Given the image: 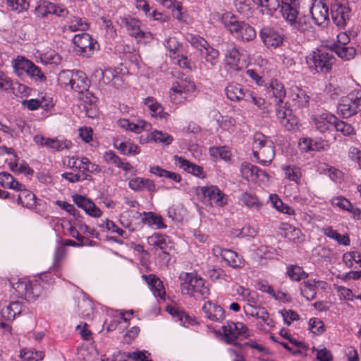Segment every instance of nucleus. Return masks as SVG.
Returning <instances> with one entry per match:
<instances>
[{
	"mask_svg": "<svg viewBox=\"0 0 361 361\" xmlns=\"http://www.w3.org/2000/svg\"><path fill=\"white\" fill-rule=\"evenodd\" d=\"M269 91L276 102V114L279 122L288 130L293 129L298 124V118L292 110L283 102L286 92L283 85L276 80H271Z\"/></svg>",
	"mask_w": 361,
	"mask_h": 361,
	"instance_id": "f257e3e1",
	"label": "nucleus"
},
{
	"mask_svg": "<svg viewBox=\"0 0 361 361\" xmlns=\"http://www.w3.org/2000/svg\"><path fill=\"white\" fill-rule=\"evenodd\" d=\"M281 13L284 20L300 32H311L313 27L307 16L300 12L299 0H282Z\"/></svg>",
	"mask_w": 361,
	"mask_h": 361,
	"instance_id": "f03ea898",
	"label": "nucleus"
},
{
	"mask_svg": "<svg viewBox=\"0 0 361 361\" xmlns=\"http://www.w3.org/2000/svg\"><path fill=\"white\" fill-rule=\"evenodd\" d=\"M222 21L225 27L236 39L243 42H250L255 39L256 31L254 27L244 21L239 20L234 15L226 13Z\"/></svg>",
	"mask_w": 361,
	"mask_h": 361,
	"instance_id": "7ed1b4c3",
	"label": "nucleus"
},
{
	"mask_svg": "<svg viewBox=\"0 0 361 361\" xmlns=\"http://www.w3.org/2000/svg\"><path fill=\"white\" fill-rule=\"evenodd\" d=\"M334 62L335 58L332 54L324 49L313 50L306 56L308 67L317 73L329 72Z\"/></svg>",
	"mask_w": 361,
	"mask_h": 361,
	"instance_id": "20e7f679",
	"label": "nucleus"
},
{
	"mask_svg": "<svg viewBox=\"0 0 361 361\" xmlns=\"http://www.w3.org/2000/svg\"><path fill=\"white\" fill-rule=\"evenodd\" d=\"M12 66L15 73L18 76H21L25 73L35 80L44 82L47 80L45 75L41 69L32 61L27 59L24 56H18L13 61Z\"/></svg>",
	"mask_w": 361,
	"mask_h": 361,
	"instance_id": "39448f33",
	"label": "nucleus"
},
{
	"mask_svg": "<svg viewBox=\"0 0 361 361\" xmlns=\"http://www.w3.org/2000/svg\"><path fill=\"white\" fill-rule=\"evenodd\" d=\"M341 114L348 118L361 111V90H354L342 97L338 106Z\"/></svg>",
	"mask_w": 361,
	"mask_h": 361,
	"instance_id": "423d86ee",
	"label": "nucleus"
},
{
	"mask_svg": "<svg viewBox=\"0 0 361 361\" xmlns=\"http://www.w3.org/2000/svg\"><path fill=\"white\" fill-rule=\"evenodd\" d=\"M65 164L67 168L72 169L73 171L80 173L91 178V173L100 171L98 165L92 163L87 157H78L77 156H68L66 157Z\"/></svg>",
	"mask_w": 361,
	"mask_h": 361,
	"instance_id": "0eeeda50",
	"label": "nucleus"
},
{
	"mask_svg": "<svg viewBox=\"0 0 361 361\" xmlns=\"http://www.w3.org/2000/svg\"><path fill=\"white\" fill-rule=\"evenodd\" d=\"M221 329L224 341L230 345H240L236 339L240 336L247 338L250 336L248 328L241 322H227Z\"/></svg>",
	"mask_w": 361,
	"mask_h": 361,
	"instance_id": "6e6552de",
	"label": "nucleus"
},
{
	"mask_svg": "<svg viewBox=\"0 0 361 361\" xmlns=\"http://www.w3.org/2000/svg\"><path fill=\"white\" fill-rule=\"evenodd\" d=\"M166 48L169 52V56L173 61V63L178 65L182 68L191 70V63L188 57L183 54L182 45L175 37H169L164 44Z\"/></svg>",
	"mask_w": 361,
	"mask_h": 361,
	"instance_id": "1a4fd4ad",
	"label": "nucleus"
},
{
	"mask_svg": "<svg viewBox=\"0 0 361 361\" xmlns=\"http://www.w3.org/2000/svg\"><path fill=\"white\" fill-rule=\"evenodd\" d=\"M75 44V51L78 55L84 57H90L94 52V49L97 42L86 33L75 35L73 39Z\"/></svg>",
	"mask_w": 361,
	"mask_h": 361,
	"instance_id": "9d476101",
	"label": "nucleus"
},
{
	"mask_svg": "<svg viewBox=\"0 0 361 361\" xmlns=\"http://www.w3.org/2000/svg\"><path fill=\"white\" fill-rule=\"evenodd\" d=\"M19 298L30 299L37 298L40 294L41 287L37 282H30L27 279L19 280L12 284Z\"/></svg>",
	"mask_w": 361,
	"mask_h": 361,
	"instance_id": "9b49d317",
	"label": "nucleus"
},
{
	"mask_svg": "<svg viewBox=\"0 0 361 361\" xmlns=\"http://www.w3.org/2000/svg\"><path fill=\"white\" fill-rule=\"evenodd\" d=\"M201 192L205 201L209 204H216L223 207L228 204V196L216 185H206L201 188Z\"/></svg>",
	"mask_w": 361,
	"mask_h": 361,
	"instance_id": "f8f14e48",
	"label": "nucleus"
},
{
	"mask_svg": "<svg viewBox=\"0 0 361 361\" xmlns=\"http://www.w3.org/2000/svg\"><path fill=\"white\" fill-rule=\"evenodd\" d=\"M350 9L345 1H336L331 6V15L333 22L340 27L345 25L349 20Z\"/></svg>",
	"mask_w": 361,
	"mask_h": 361,
	"instance_id": "ddd939ff",
	"label": "nucleus"
},
{
	"mask_svg": "<svg viewBox=\"0 0 361 361\" xmlns=\"http://www.w3.org/2000/svg\"><path fill=\"white\" fill-rule=\"evenodd\" d=\"M259 37L268 48H277L283 45L284 37L274 27L264 26L259 31Z\"/></svg>",
	"mask_w": 361,
	"mask_h": 361,
	"instance_id": "4468645a",
	"label": "nucleus"
},
{
	"mask_svg": "<svg viewBox=\"0 0 361 361\" xmlns=\"http://www.w3.org/2000/svg\"><path fill=\"white\" fill-rule=\"evenodd\" d=\"M225 62L230 68L236 71H241L247 66L246 61L233 44L227 47Z\"/></svg>",
	"mask_w": 361,
	"mask_h": 361,
	"instance_id": "2eb2a0df",
	"label": "nucleus"
},
{
	"mask_svg": "<svg viewBox=\"0 0 361 361\" xmlns=\"http://www.w3.org/2000/svg\"><path fill=\"white\" fill-rule=\"evenodd\" d=\"M121 25L126 28L129 35L135 37L137 41L145 37L146 33L141 29V22L130 16L120 18Z\"/></svg>",
	"mask_w": 361,
	"mask_h": 361,
	"instance_id": "dca6fc26",
	"label": "nucleus"
},
{
	"mask_svg": "<svg viewBox=\"0 0 361 361\" xmlns=\"http://www.w3.org/2000/svg\"><path fill=\"white\" fill-rule=\"evenodd\" d=\"M35 142L40 146L46 147L52 150L61 151L70 148L71 142L67 140H59L56 138L44 137L42 135L34 137Z\"/></svg>",
	"mask_w": 361,
	"mask_h": 361,
	"instance_id": "f3484780",
	"label": "nucleus"
},
{
	"mask_svg": "<svg viewBox=\"0 0 361 361\" xmlns=\"http://www.w3.org/2000/svg\"><path fill=\"white\" fill-rule=\"evenodd\" d=\"M74 203L80 208L82 209L87 214L90 216L98 218L102 214V212L96 207L95 204L90 199L80 195L73 196Z\"/></svg>",
	"mask_w": 361,
	"mask_h": 361,
	"instance_id": "a211bd4d",
	"label": "nucleus"
},
{
	"mask_svg": "<svg viewBox=\"0 0 361 361\" xmlns=\"http://www.w3.org/2000/svg\"><path fill=\"white\" fill-rule=\"evenodd\" d=\"M310 11L317 25H321L329 20V8L322 1H314Z\"/></svg>",
	"mask_w": 361,
	"mask_h": 361,
	"instance_id": "6ab92c4d",
	"label": "nucleus"
},
{
	"mask_svg": "<svg viewBox=\"0 0 361 361\" xmlns=\"http://www.w3.org/2000/svg\"><path fill=\"white\" fill-rule=\"evenodd\" d=\"M267 145L252 152L257 161L262 165H269L275 156L274 146L272 141H268Z\"/></svg>",
	"mask_w": 361,
	"mask_h": 361,
	"instance_id": "aec40b11",
	"label": "nucleus"
},
{
	"mask_svg": "<svg viewBox=\"0 0 361 361\" xmlns=\"http://www.w3.org/2000/svg\"><path fill=\"white\" fill-rule=\"evenodd\" d=\"M196 274L193 273H181L179 279L180 281L181 293L184 295L192 296L194 288L197 285V282L200 279Z\"/></svg>",
	"mask_w": 361,
	"mask_h": 361,
	"instance_id": "412c9836",
	"label": "nucleus"
},
{
	"mask_svg": "<svg viewBox=\"0 0 361 361\" xmlns=\"http://www.w3.org/2000/svg\"><path fill=\"white\" fill-rule=\"evenodd\" d=\"M142 279L149 287L153 295L161 300L165 299V290L162 281L154 274H142Z\"/></svg>",
	"mask_w": 361,
	"mask_h": 361,
	"instance_id": "4be33fe9",
	"label": "nucleus"
},
{
	"mask_svg": "<svg viewBox=\"0 0 361 361\" xmlns=\"http://www.w3.org/2000/svg\"><path fill=\"white\" fill-rule=\"evenodd\" d=\"M202 309L206 317L211 321L221 322L225 318L224 309L212 301L205 302Z\"/></svg>",
	"mask_w": 361,
	"mask_h": 361,
	"instance_id": "5701e85b",
	"label": "nucleus"
},
{
	"mask_svg": "<svg viewBox=\"0 0 361 361\" xmlns=\"http://www.w3.org/2000/svg\"><path fill=\"white\" fill-rule=\"evenodd\" d=\"M336 117L328 112L314 115L312 117V122L316 129L321 133L327 131L331 126H333Z\"/></svg>",
	"mask_w": 361,
	"mask_h": 361,
	"instance_id": "b1692460",
	"label": "nucleus"
},
{
	"mask_svg": "<svg viewBox=\"0 0 361 361\" xmlns=\"http://www.w3.org/2000/svg\"><path fill=\"white\" fill-rule=\"evenodd\" d=\"M90 86V81L85 73L81 71H75L70 89L78 94H83Z\"/></svg>",
	"mask_w": 361,
	"mask_h": 361,
	"instance_id": "393cba45",
	"label": "nucleus"
},
{
	"mask_svg": "<svg viewBox=\"0 0 361 361\" xmlns=\"http://www.w3.org/2000/svg\"><path fill=\"white\" fill-rule=\"evenodd\" d=\"M147 243L161 250L164 254L166 255H169V252L171 248L169 237L158 233H155L148 237Z\"/></svg>",
	"mask_w": 361,
	"mask_h": 361,
	"instance_id": "a878e982",
	"label": "nucleus"
},
{
	"mask_svg": "<svg viewBox=\"0 0 361 361\" xmlns=\"http://www.w3.org/2000/svg\"><path fill=\"white\" fill-rule=\"evenodd\" d=\"M96 72L102 74V80L104 84L109 85L117 89L123 87V81L116 71L107 68L104 71L98 69Z\"/></svg>",
	"mask_w": 361,
	"mask_h": 361,
	"instance_id": "bb28decb",
	"label": "nucleus"
},
{
	"mask_svg": "<svg viewBox=\"0 0 361 361\" xmlns=\"http://www.w3.org/2000/svg\"><path fill=\"white\" fill-rule=\"evenodd\" d=\"M248 91L238 83H230L225 89L227 98L231 101L245 100Z\"/></svg>",
	"mask_w": 361,
	"mask_h": 361,
	"instance_id": "cd10ccee",
	"label": "nucleus"
},
{
	"mask_svg": "<svg viewBox=\"0 0 361 361\" xmlns=\"http://www.w3.org/2000/svg\"><path fill=\"white\" fill-rule=\"evenodd\" d=\"M145 105L147 107L152 116L166 119L169 114L164 111L162 106L152 97H148L144 100Z\"/></svg>",
	"mask_w": 361,
	"mask_h": 361,
	"instance_id": "c85d7f7f",
	"label": "nucleus"
},
{
	"mask_svg": "<svg viewBox=\"0 0 361 361\" xmlns=\"http://www.w3.org/2000/svg\"><path fill=\"white\" fill-rule=\"evenodd\" d=\"M103 159L107 164H114L116 167L122 169L126 172H129L133 169L130 163L123 161V160L112 150L105 152L103 155Z\"/></svg>",
	"mask_w": 361,
	"mask_h": 361,
	"instance_id": "c756f323",
	"label": "nucleus"
},
{
	"mask_svg": "<svg viewBox=\"0 0 361 361\" xmlns=\"http://www.w3.org/2000/svg\"><path fill=\"white\" fill-rule=\"evenodd\" d=\"M175 159L177 160V164H178L179 167L185 171L199 178L204 177V173L203 171V169L201 166L192 164L188 160L177 156H175Z\"/></svg>",
	"mask_w": 361,
	"mask_h": 361,
	"instance_id": "7c9ffc66",
	"label": "nucleus"
},
{
	"mask_svg": "<svg viewBox=\"0 0 361 361\" xmlns=\"http://www.w3.org/2000/svg\"><path fill=\"white\" fill-rule=\"evenodd\" d=\"M200 54L204 59L205 65L211 67L215 66L219 62V52L209 44L205 48L200 49Z\"/></svg>",
	"mask_w": 361,
	"mask_h": 361,
	"instance_id": "2f4dec72",
	"label": "nucleus"
},
{
	"mask_svg": "<svg viewBox=\"0 0 361 361\" xmlns=\"http://www.w3.org/2000/svg\"><path fill=\"white\" fill-rule=\"evenodd\" d=\"M257 6L261 8V12L269 16H272L274 13L280 7L279 0H252Z\"/></svg>",
	"mask_w": 361,
	"mask_h": 361,
	"instance_id": "473e14b6",
	"label": "nucleus"
},
{
	"mask_svg": "<svg viewBox=\"0 0 361 361\" xmlns=\"http://www.w3.org/2000/svg\"><path fill=\"white\" fill-rule=\"evenodd\" d=\"M284 231V236L290 241L295 243H301L304 241L305 237L301 231L289 224H285L282 227Z\"/></svg>",
	"mask_w": 361,
	"mask_h": 361,
	"instance_id": "72a5a7b5",
	"label": "nucleus"
},
{
	"mask_svg": "<svg viewBox=\"0 0 361 361\" xmlns=\"http://www.w3.org/2000/svg\"><path fill=\"white\" fill-rule=\"evenodd\" d=\"M20 189L21 190H16L20 192L17 199L18 203L26 207H32L35 206L36 203L35 195L32 192L27 190L24 185H23V188Z\"/></svg>",
	"mask_w": 361,
	"mask_h": 361,
	"instance_id": "f704fd0d",
	"label": "nucleus"
},
{
	"mask_svg": "<svg viewBox=\"0 0 361 361\" xmlns=\"http://www.w3.org/2000/svg\"><path fill=\"white\" fill-rule=\"evenodd\" d=\"M22 312V305L18 301L11 302L8 305L3 307L1 314L6 320H13L17 314Z\"/></svg>",
	"mask_w": 361,
	"mask_h": 361,
	"instance_id": "c9c22d12",
	"label": "nucleus"
},
{
	"mask_svg": "<svg viewBox=\"0 0 361 361\" xmlns=\"http://www.w3.org/2000/svg\"><path fill=\"white\" fill-rule=\"evenodd\" d=\"M142 215V214H140ZM144 217L142 221L144 224L150 226L154 227L157 229L164 228L166 226L163 222V219L161 216L157 215L153 212H142Z\"/></svg>",
	"mask_w": 361,
	"mask_h": 361,
	"instance_id": "e433bc0d",
	"label": "nucleus"
},
{
	"mask_svg": "<svg viewBox=\"0 0 361 361\" xmlns=\"http://www.w3.org/2000/svg\"><path fill=\"white\" fill-rule=\"evenodd\" d=\"M331 51H334L338 57L343 60H350L355 54V49L353 47H347L346 45L340 46V44H333L331 47Z\"/></svg>",
	"mask_w": 361,
	"mask_h": 361,
	"instance_id": "4c0bfd02",
	"label": "nucleus"
},
{
	"mask_svg": "<svg viewBox=\"0 0 361 361\" xmlns=\"http://www.w3.org/2000/svg\"><path fill=\"white\" fill-rule=\"evenodd\" d=\"M172 87L180 90V92L189 98L192 97L191 94L196 91V86L194 82L188 79L173 82Z\"/></svg>",
	"mask_w": 361,
	"mask_h": 361,
	"instance_id": "58836bf2",
	"label": "nucleus"
},
{
	"mask_svg": "<svg viewBox=\"0 0 361 361\" xmlns=\"http://www.w3.org/2000/svg\"><path fill=\"white\" fill-rule=\"evenodd\" d=\"M0 185L6 188L21 190L23 184L16 180L12 175L7 172L0 173Z\"/></svg>",
	"mask_w": 361,
	"mask_h": 361,
	"instance_id": "ea45409f",
	"label": "nucleus"
},
{
	"mask_svg": "<svg viewBox=\"0 0 361 361\" xmlns=\"http://www.w3.org/2000/svg\"><path fill=\"white\" fill-rule=\"evenodd\" d=\"M224 260L226 262L227 264L230 267L238 269L243 267L244 264V260L240 257L237 252L227 250L224 255Z\"/></svg>",
	"mask_w": 361,
	"mask_h": 361,
	"instance_id": "a19ab883",
	"label": "nucleus"
},
{
	"mask_svg": "<svg viewBox=\"0 0 361 361\" xmlns=\"http://www.w3.org/2000/svg\"><path fill=\"white\" fill-rule=\"evenodd\" d=\"M115 147L125 155H135L140 153V149L137 145L130 141L120 142L116 141L114 143Z\"/></svg>",
	"mask_w": 361,
	"mask_h": 361,
	"instance_id": "79ce46f5",
	"label": "nucleus"
},
{
	"mask_svg": "<svg viewBox=\"0 0 361 361\" xmlns=\"http://www.w3.org/2000/svg\"><path fill=\"white\" fill-rule=\"evenodd\" d=\"M20 357L24 361H40L44 358V353L32 348H23L20 351Z\"/></svg>",
	"mask_w": 361,
	"mask_h": 361,
	"instance_id": "37998d69",
	"label": "nucleus"
},
{
	"mask_svg": "<svg viewBox=\"0 0 361 361\" xmlns=\"http://www.w3.org/2000/svg\"><path fill=\"white\" fill-rule=\"evenodd\" d=\"M240 200L250 209H258L262 204L255 195L248 192H243L240 197Z\"/></svg>",
	"mask_w": 361,
	"mask_h": 361,
	"instance_id": "c03bdc74",
	"label": "nucleus"
},
{
	"mask_svg": "<svg viewBox=\"0 0 361 361\" xmlns=\"http://www.w3.org/2000/svg\"><path fill=\"white\" fill-rule=\"evenodd\" d=\"M283 170L286 178L290 181L295 182L296 184H300L302 177L300 168L295 165H289L283 166Z\"/></svg>",
	"mask_w": 361,
	"mask_h": 361,
	"instance_id": "a18cd8bd",
	"label": "nucleus"
},
{
	"mask_svg": "<svg viewBox=\"0 0 361 361\" xmlns=\"http://www.w3.org/2000/svg\"><path fill=\"white\" fill-rule=\"evenodd\" d=\"M300 293L307 300L311 301L316 297L315 282L313 281H304L300 284Z\"/></svg>",
	"mask_w": 361,
	"mask_h": 361,
	"instance_id": "49530a36",
	"label": "nucleus"
},
{
	"mask_svg": "<svg viewBox=\"0 0 361 361\" xmlns=\"http://www.w3.org/2000/svg\"><path fill=\"white\" fill-rule=\"evenodd\" d=\"M54 3L49 1H39L35 8V13L37 17L44 18L48 14H51Z\"/></svg>",
	"mask_w": 361,
	"mask_h": 361,
	"instance_id": "de8ad7c7",
	"label": "nucleus"
},
{
	"mask_svg": "<svg viewBox=\"0 0 361 361\" xmlns=\"http://www.w3.org/2000/svg\"><path fill=\"white\" fill-rule=\"evenodd\" d=\"M290 97L299 107L303 106L309 102V97L302 90L299 89L298 87L293 88L291 90Z\"/></svg>",
	"mask_w": 361,
	"mask_h": 361,
	"instance_id": "09e8293b",
	"label": "nucleus"
},
{
	"mask_svg": "<svg viewBox=\"0 0 361 361\" xmlns=\"http://www.w3.org/2000/svg\"><path fill=\"white\" fill-rule=\"evenodd\" d=\"M197 283L191 297L196 299L206 298L209 295V289L207 286L205 285L204 280L201 277Z\"/></svg>",
	"mask_w": 361,
	"mask_h": 361,
	"instance_id": "8fccbe9b",
	"label": "nucleus"
},
{
	"mask_svg": "<svg viewBox=\"0 0 361 361\" xmlns=\"http://www.w3.org/2000/svg\"><path fill=\"white\" fill-rule=\"evenodd\" d=\"M257 171L258 167L250 163L245 162L240 166L242 176L247 180H255V174Z\"/></svg>",
	"mask_w": 361,
	"mask_h": 361,
	"instance_id": "3c124183",
	"label": "nucleus"
},
{
	"mask_svg": "<svg viewBox=\"0 0 361 361\" xmlns=\"http://www.w3.org/2000/svg\"><path fill=\"white\" fill-rule=\"evenodd\" d=\"M75 71L63 70L58 75V83L63 88L71 87Z\"/></svg>",
	"mask_w": 361,
	"mask_h": 361,
	"instance_id": "603ef678",
	"label": "nucleus"
},
{
	"mask_svg": "<svg viewBox=\"0 0 361 361\" xmlns=\"http://www.w3.org/2000/svg\"><path fill=\"white\" fill-rule=\"evenodd\" d=\"M89 28L87 20L80 17H73L69 22L68 29L71 32L85 31Z\"/></svg>",
	"mask_w": 361,
	"mask_h": 361,
	"instance_id": "864d4df0",
	"label": "nucleus"
},
{
	"mask_svg": "<svg viewBox=\"0 0 361 361\" xmlns=\"http://www.w3.org/2000/svg\"><path fill=\"white\" fill-rule=\"evenodd\" d=\"M149 137L155 142L161 143L165 145H170L173 140L172 135L157 130L152 131Z\"/></svg>",
	"mask_w": 361,
	"mask_h": 361,
	"instance_id": "5fc2aeb1",
	"label": "nucleus"
},
{
	"mask_svg": "<svg viewBox=\"0 0 361 361\" xmlns=\"http://www.w3.org/2000/svg\"><path fill=\"white\" fill-rule=\"evenodd\" d=\"M288 276L293 280L298 281L301 279H305L308 274L303 271L302 267L298 265H290L287 268L286 271Z\"/></svg>",
	"mask_w": 361,
	"mask_h": 361,
	"instance_id": "6e6d98bb",
	"label": "nucleus"
},
{
	"mask_svg": "<svg viewBox=\"0 0 361 361\" xmlns=\"http://www.w3.org/2000/svg\"><path fill=\"white\" fill-rule=\"evenodd\" d=\"M268 141L272 140L260 132L255 133L253 136L252 152L265 147Z\"/></svg>",
	"mask_w": 361,
	"mask_h": 361,
	"instance_id": "4d7b16f0",
	"label": "nucleus"
},
{
	"mask_svg": "<svg viewBox=\"0 0 361 361\" xmlns=\"http://www.w3.org/2000/svg\"><path fill=\"white\" fill-rule=\"evenodd\" d=\"M8 6L14 11L21 13L27 11L30 6L29 0H6Z\"/></svg>",
	"mask_w": 361,
	"mask_h": 361,
	"instance_id": "13d9d810",
	"label": "nucleus"
},
{
	"mask_svg": "<svg viewBox=\"0 0 361 361\" xmlns=\"http://www.w3.org/2000/svg\"><path fill=\"white\" fill-rule=\"evenodd\" d=\"M333 126L337 131L341 132L345 136L355 133V130L350 124L342 121H338L337 118Z\"/></svg>",
	"mask_w": 361,
	"mask_h": 361,
	"instance_id": "bf43d9fd",
	"label": "nucleus"
},
{
	"mask_svg": "<svg viewBox=\"0 0 361 361\" xmlns=\"http://www.w3.org/2000/svg\"><path fill=\"white\" fill-rule=\"evenodd\" d=\"M61 57L54 50H49L41 56V61L45 64H58Z\"/></svg>",
	"mask_w": 361,
	"mask_h": 361,
	"instance_id": "052dcab7",
	"label": "nucleus"
},
{
	"mask_svg": "<svg viewBox=\"0 0 361 361\" xmlns=\"http://www.w3.org/2000/svg\"><path fill=\"white\" fill-rule=\"evenodd\" d=\"M309 330L315 335H320L324 332V325L318 318H311L309 320Z\"/></svg>",
	"mask_w": 361,
	"mask_h": 361,
	"instance_id": "680f3d73",
	"label": "nucleus"
},
{
	"mask_svg": "<svg viewBox=\"0 0 361 361\" xmlns=\"http://www.w3.org/2000/svg\"><path fill=\"white\" fill-rule=\"evenodd\" d=\"M61 176L67 180L69 183H75L78 182H80L85 180H90L91 178L89 176H87L85 175H83L80 173L77 172H65L61 174Z\"/></svg>",
	"mask_w": 361,
	"mask_h": 361,
	"instance_id": "e2e57ef3",
	"label": "nucleus"
},
{
	"mask_svg": "<svg viewBox=\"0 0 361 361\" xmlns=\"http://www.w3.org/2000/svg\"><path fill=\"white\" fill-rule=\"evenodd\" d=\"M283 319L284 323L289 326L294 321L300 319L299 314L293 310H283L279 312Z\"/></svg>",
	"mask_w": 361,
	"mask_h": 361,
	"instance_id": "0e129e2a",
	"label": "nucleus"
},
{
	"mask_svg": "<svg viewBox=\"0 0 361 361\" xmlns=\"http://www.w3.org/2000/svg\"><path fill=\"white\" fill-rule=\"evenodd\" d=\"M169 97L171 102L176 104L183 103L185 101L190 99L188 97L180 92V90H178L172 86L169 91Z\"/></svg>",
	"mask_w": 361,
	"mask_h": 361,
	"instance_id": "69168bd1",
	"label": "nucleus"
},
{
	"mask_svg": "<svg viewBox=\"0 0 361 361\" xmlns=\"http://www.w3.org/2000/svg\"><path fill=\"white\" fill-rule=\"evenodd\" d=\"M331 203L334 207H338L345 211H348V209H349V207H351V202L342 196H338L332 198Z\"/></svg>",
	"mask_w": 361,
	"mask_h": 361,
	"instance_id": "338daca9",
	"label": "nucleus"
},
{
	"mask_svg": "<svg viewBox=\"0 0 361 361\" xmlns=\"http://www.w3.org/2000/svg\"><path fill=\"white\" fill-rule=\"evenodd\" d=\"M245 101L252 102L260 109H264L265 104V101L263 98L258 97L255 93L250 92V90L246 94Z\"/></svg>",
	"mask_w": 361,
	"mask_h": 361,
	"instance_id": "774afa93",
	"label": "nucleus"
}]
</instances>
